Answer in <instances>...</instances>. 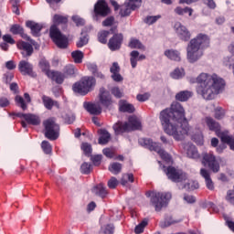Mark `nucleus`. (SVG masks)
I'll return each instance as SVG.
<instances>
[{
    "label": "nucleus",
    "instance_id": "1",
    "mask_svg": "<svg viewBox=\"0 0 234 234\" xmlns=\"http://www.w3.org/2000/svg\"><path fill=\"white\" fill-rule=\"evenodd\" d=\"M159 120L166 134L173 136L176 142H182L191 134L189 122L186 118V111L179 102H173L170 109L160 112Z\"/></svg>",
    "mask_w": 234,
    "mask_h": 234
},
{
    "label": "nucleus",
    "instance_id": "2",
    "mask_svg": "<svg viewBox=\"0 0 234 234\" xmlns=\"http://www.w3.org/2000/svg\"><path fill=\"white\" fill-rule=\"evenodd\" d=\"M190 83H197V92L204 100H215L226 87V82L217 74L201 73L197 79L190 80Z\"/></svg>",
    "mask_w": 234,
    "mask_h": 234
},
{
    "label": "nucleus",
    "instance_id": "3",
    "mask_svg": "<svg viewBox=\"0 0 234 234\" xmlns=\"http://www.w3.org/2000/svg\"><path fill=\"white\" fill-rule=\"evenodd\" d=\"M209 47V37L206 34H198L197 37L190 40L186 48V58L189 63L198 61L201 56H204L202 48Z\"/></svg>",
    "mask_w": 234,
    "mask_h": 234
},
{
    "label": "nucleus",
    "instance_id": "4",
    "mask_svg": "<svg viewBox=\"0 0 234 234\" xmlns=\"http://www.w3.org/2000/svg\"><path fill=\"white\" fill-rule=\"evenodd\" d=\"M53 23L54 25L51 26L49 30L51 39H53L58 48H67V47H69V37L61 33L58 28V25H67V23H69V17L61 15H55L53 16Z\"/></svg>",
    "mask_w": 234,
    "mask_h": 234
},
{
    "label": "nucleus",
    "instance_id": "5",
    "mask_svg": "<svg viewBox=\"0 0 234 234\" xmlns=\"http://www.w3.org/2000/svg\"><path fill=\"white\" fill-rule=\"evenodd\" d=\"M112 129L115 134H123V133H131V131H139L142 129V122L136 116H130L128 122H118L113 124Z\"/></svg>",
    "mask_w": 234,
    "mask_h": 234
},
{
    "label": "nucleus",
    "instance_id": "6",
    "mask_svg": "<svg viewBox=\"0 0 234 234\" xmlns=\"http://www.w3.org/2000/svg\"><path fill=\"white\" fill-rule=\"evenodd\" d=\"M96 85V79L93 77H84L79 82L75 83L72 87L73 91L81 96L89 94Z\"/></svg>",
    "mask_w": 234,
    "mask_h": 234
},
{
    "label": "nucleus",
    "instance_id": "7",
    "mask_svg": "<svg viewBox=\"0 0 234 234\" xmlns=\"http://www.w3.org/2000/svg\"><path fill=\"white\" fill-rule=\"evenodd\" d=\"M139 144L143 147L149 149V151H154L159 154L162 160H165V162H171V155L167 154V152H165L164 149H162L159 144L154 143L153 140L147 138L139 139Z\"/></svg>",
    "mask_w": 234,
    "mask_h": 234
},
{
    "label": "nucleus",
    "instance_id": "8",
    "mask_svg": "<svg viewBox=\"0 0 234 234\" xmlns=\"http://www.w3.org/2000/svg\"><path fill=\"white\" fill-rule=\"evenodd\" d=\"M150 202L152 206H154L155 211H162V207H164V206H166L167 202H169L173 196L169 192H152L150 194Z\"/></svg>",
    "mask_w": 234,
    "mask_h": 234
},
{
    "label": "nucleus",
    "instance_id": "9",
    "mask_svg": "<svg viewBox=\"0 0 234 234\" xmlns=\"http://www.w3.org/2000/svg\"><path fill=\"white\" fill-rule=\"evenodd\" d=\"M45 136L48 140H58L59 138V125L52 118L44 121Z\"/></svg>",
    "mask_w": 234,
    "mask_h": 234
},
{
    "label": "nucleus",
    "instance_id": "10",
    "mask_svg": "<svg viewBox=\"0 0 234 234\" xmlns=\"http://www.w3.org/2000/svg\"><path fill=\"white\" fill-rule=\"evenodd\" d=\"M165 173L169 180L172 182H186L187 180V174L175 166H168L165 169Z\"/></svg>",
    "mask_w": 234,
    "mask_h": 234
},
{
    "label": "nucleus",
    "instance_id": "11",
    "mask_svg": "<svg viewBox=\"0 0 234 234\" xmlns=\"http://www.w3.org/2000/svg\"><path fill=\"white\" fill-rule=\"evenodd\" d=\"M220 158H217L213 153L203 154L202 164L207 165L213 173H218L220 171Z\"/></svg>",
    "mask_w": 234,
    "mask_h": 234
},
{
    "label": "nucleus",
    "instance_id": "12",
    "mask_svg": "<svg viewBox=\"0 0 234 234\" xmlns=\"http://www.w3.org/2000/svg\"><path fill=\"white\" fill-rule=\"evenodd\" d=\"M140 6H142V0H128V3L122 5L120 15L122 17L131 16L132 10H136Z\"/></svg>",
    "mask_w": 234,
    "mask_h": 234
},
{
    "label": "nucleus",
    "instance_id": "13",
    "mask_svg": "<svg viewBox=\"0 0 234 234\" xmlns=\"http://www.w3.org/2000/svg\"><path fill=\"white\" fill-rule=\"evenodd\" d=\"M174 28L178 37L181 38L182 41H189L191 39V32H189V29H187L186 26L182 25V23L176 22Z\"/></svg>",
    "mask_w": 234,
    "mask_h": 234
},
{
    "label": "nucleus",
    "instance_id": "14",
    "mask_svg": "<svg viewBox=\"0 0 234 234\" xmlns=\"http://www.w3.org/2000/svg\"><path fill=\"white\" fill-rule=\"evenodd\" d=\"M18 70L23 76H30V78H36V72H34V66L27 60H21L18 63Z\"/></svg>",
    "mask_w": 234,
    "mask_h": 234
},
{
    "label": "nucleus",
    "instance_id": "15",
    "mask_svg": "<svg viewBox=\"0 0 234 234\" xmlns=\"http://www.w3.org/2000/svg\"><path fill=\"white\" fill-rule=\"evenodd\" d=\"M99 101L103 107H111L112 105V97L105 88H101L99 90Z\"/></svg>",
    "mask_w": 234,
    "mask_h": 234
},
{
    "label": "nucleus",
    "instance_id": "16",
    "mask_svg": "<svg viewBox=\"0 0 234 234\" xmlns=\"http://www.w3.org/2000/svg\"><path fill=\"white\" fill-rule=\"evenodd\" d=\"M17 48L21 50L23 58H30L34 54V47L30 43L20 40L16 43Z\"/></svg>",
    "mask_w": 234,
    "mask_h": 234
},
{
    "label": "nucleus",
    "instance_id": "17",
    "mask_svg": "<svg viewBox=\"0 0 234 234\" xmlns=\"http://www.w3.org/2000/svg\"><path fill=\"white\" fill-rule=\"evenodd\" d=\"M94 12L96 16H102V17H105L106 16H109L111 9H109V5L105 0H99L94 6Z\"/></svg>",
    "mask_w": 234,
    "mask_h": 234
},
{
    "label": "nucleus",
    "instance_id": "18",
    "mask_svg": "<svg viewBox=\"0 0 234 234\" xmlns=\"http://www.w3.org/2000/svg\"><path fill=\"white\" fill-rule=\"evenodd\" d=\"M122 41H123V35L115 34L108 43L110 50H120Z\"/></svg>",
    "mask_w": 234,
    "mask_h": 234
},
{
    "label": "nucleus",
    "instance_id": "19",
    "mask_svg": "<svg viewBox=\"0 0 234 234\" xmlns=\"http://www.w3.org/2000/svg\"><path fill=\"white\" fill-rule=\"evenodd\" d=\"M200 175L205 179L206 186L210 191H213L215 189V185L213 184V180L211 179V175L209 174V171H207L206 168L200 169Z\"/></svg>",
    "mask_w": 234,
    "mask_h": 234
},
{
    "label": "nucleus",
    "instance_id": "20",
    "mask_svg": "<svg viewBox=\"0 0 234 234\" xmlns=\"http://www.w3.org/2000/svg\"><path fill=\"white\" fill-rule=\"evenodd\" d=\"M84 109L90 112V114H101V106L97 103H90V102H84L83 104Z\"/></svg>",
    "mask_w": 234,
    "mask_h": 234
},
{
    "label": "nucleus",
    "instance_id": "21",
    "mask_svg": "<svg viewBox=\"0 0 234 234\" xmlns=\"http://www.w3.org/2000/svg\"><path fill=\"white\" fill-rule=\"evenodd\" d=\"M110 72H112V79L113 81H123V77L120 74V65H118V62H113L112 66L110 69Z\"/></svg>",
    "mask_w": 234,
    "mask_h": 234
},
{
    "label": "nucleus",
    "instance_id": "22",
    "mask_svg": "<svg viewBox=\"0 0 234 234\" xmlns=\"http://www.w3.org/2000/svg\"><path fill=\"white\" fill-rule=\"evenodd\" d=\"M205 123H207L209 131H215L217 133L218 136L220 134V133H225V132H220V124L217 122V121L213 120L211 117H207L205 118Z\"/></svg>",
    "mask_w": 234,
    "mask_h": 234
},
{
    "label": "nucleus",
    "instance_id": "23",
    "mask_svg": "<svg viewBox=\"0 0 234 234\" xmlns=\"http://www.w3.org/2000/svg\"><path fill=\"white\" fill-rule=\"evenodd\" d=\"M130 63L132 69H136V65H138V61H144L145 59V55H140V52L137 50H133L130 54Z\"/></svg>",
    "mask_w": 234,
    "mask_h": 234
},
{
    "label": "nucleus",
    "instance_id": "24",
    "mask_svg": "<svg viewBox=\"0 0 234 234\" xmlns=\"http://www.w3.org/2000/svg\"><path fill=\"white\" fill-rule=\"evenodd\" d=\"M26 27H27V28H30L31 30V34L33 36H35L36 37H37V36H39V33L41 32L43 26L41 24L36 23L34 21H27L26 22Z\"/></svg>",
    "mask_w": 234,
    "mask_h": 234
},
{
    "label": "nucleus",
    "instance_id": "25",
    "mask_svg": "<svg viewBox=\"0 0 234 234\" xmlns=\"http://www.w3.org/2000/svg\"><path fill=\"white\" fill-rule=\"evenodd\" d=\"M48 78L52 80V81H56L58 85H61L63 81H65V74L61 73L60 71H54L48 73Z\"/></svg>",
    "mask_w": 234,
    "mask_h": 234
},
{
    "label": "nucleus",
    "instance_id": "26",
    "mask_svg": "<svg viewBox=\"0 0 234 234\" xmlns=\"http://www.w3.org/2000/svg\"><path fill=\"white\" fill-rule=\"evenodd\" d=\"M185 149H186L188 158H193L194 160L200 158V154H198V150L194 144H188L185 146Z\"/></svg>",
    "mask_w": 234,
    "mask_h": 234
},
{
    "label": "nucleus",
    "instance_id": "27",
    "mask_svg": "<svg viewBox=\"0 0 234 234\" xmlns=\"http://www.w3.org/2000/svg\"><path fill=\"white\" fill-rule=\"evenodd\" d=\"M218 138H220V140H221V142H223V144H228V145H229V148L231 149V151H234V139L232 136H230L228 132L219 133Z\"/></svg>",
    "mask_w": 234,
    "mask_h": 234
},
{
    "label": "nucleus",
    "instance_id": "28",
    "mask_svg": "<svg viewBox=\"0 0 234 234\" xmlns=\"http://www.w3.org/2000/svg\"><path fill=\"white\" fill-rule=\"evenodd\" d=\"M42 101L46 109H48V111H52V107H57L58 109H59V102L52 100V98L47 95L42 96Z\"/></svg>",
    "mask_w": 234,
    "mask_h": 234
},
{
    "label": "nucleus",
    "instance_id": "29",
    "mask_svg": "<svg viewBox=\"0 0 234 234\" xmlns=\"http://www.w3.org/2000/svg\"><path fill=\"white\" fill-rule=\"evenodd\" d=\"M119 111H121V112H129L131 114L134 112L135 109L133 104L122 100L119 101Z\"/></svg>",
    "mask_w": 234,
    "mask_h": 234
},
{
    "label": "nucleus",
    "instance_id": "30",
    "mask_svg": "<svg viewBox=\"0 0 234 234\" xmlns=\"http://www.w3.org/2000/svg\"><path fill=\"white\" fill-rule=\"evenodd\" d=\"M10 32L15 35L19 34L21 37H23V39H27V41H30L28 35L25 33V29H23V27L19 25L12 26L10 28Z\"/></svg>",
    "mask_w": 234,
    "mask_h": 234
},
{
    "label": "nucleus",
    "instance_id": "31",
    "mask_svg": "<svg viewBox=\"0 0 234 234\" xmlns=\"http://www.w3.org/2000/svg\"><path fill=\"white\" fill-rule=\"evenodd\" d=\"M165 56L171 59L172 61H181L180 51L176 49H167L165 51Z\"/></svg>",
    "mask_w": 234,
    "mask_h": 234
},
{
    "label": "nucleus",
    "instance_id": "32",
    "mask_svg": "<svg viewBox=\"0 0 234 234\" xmlns=\"http://www.w3.org/2000/svg\"><path fill=\"white\" fill-rule=\"evenodd\" d=\"M92 192L98 197H101V198H105V197L109 195V192L103 184H99L98 186H94Z\"/></svg>",
    "mask_w": 234,
    "mask_h": 234
},
{
    "label": "nucleus",
    "instance_id": "33",
    "mask_svg": "<svg viewBox=\"0 0 234 234\" xmlns=\"http://www.w3.org/2000/svg\"><path fill=\"white\" fill-rule=\"evenodd\" d=\"M25 122H27L28 125H39L41 123V119L36 114L27 113Z\"/></svg>",
    "mask_w": 234,
    "mask_h": 234
},
{
    "label": "nucleus",
    "instance_id": "34",
    "mask_svg": "<svg viewBox=\"0 0 234 234\" xmlns=\"http://www.w3.org/2000/svg\"><path fill=\"white\" fill-rule=\"evenodd\" d=\"M182 222V219H175L173 217L169 216L165 218V220L160 222V228L165 229V228H169V226H173V224H178Z\"/></svg>",
    "mask_w": 234,
    "mask_h": 234
},
{
    "label": "nucleus",
    "instance_id": "35",
    "mask_svg": "<svg viewBox=\"0 0 234 234\" xmlns=\"http://www.w3.org/2000/svg\"><path fill=\"white\" fill-rule=\"evenodd\" d=\"M111 142V133L107 130H101V136L99 138L100 145H107Z\"/></svg>",
    "mask_w": 234,
    "mask_h": 234
},
{
    "label": "nucleus",
    "instance_id": "36",
    "mask_svg": "<svg viewBox=\"0 0 234 234\" xmlns=\"http://www.w3.org/2000/svg\"><path fill=\"white\" fill-rule=\"evenodd\" d=\"M191 96V91L183 90L176 95V100H177V101H187V100H189Z\"/></svg>",
    "mask_w": 234,
    "mask_h": 234
},
{
    "label": "nucleus",
    "instance_id": "37",
    "mask_svg": "<svg viewBox=\"0 0 234 234\" xmlns=\"http://www.w3.org/2000/svg\"><path fill=\"white\" fill-rule=\"evenodd\" d=\"M128 47L130 48H138L139 50H145V46H144V44H142V42L136 38H131Z\"/></svg>",
    "mask_w": 234,
    "mask_h": 234
},
{
    "label": "nucleus",
    "instance_id": "38",
    "mask_svg": "<svg viewBox=\"0 0 234 234\" xmlns=\"http://www.w3.org/2000/svg\"><path fill=\"white\" fill-rule=\"evenodd\" d=\"M39 68L41 69L42 72H45L46 76H48V72L52 71L50 70V63H48L45 58L40 59Z\"/></svg>",
    "mask_w": 234,
    "mask_h": 234
},
{
    "label": "nucleus",
    "instance_id": "39",
    "mask_svg": "<svg viewBox=\"0 0 234 234\" xmlns=\"http://www.w3.org/2000/svg\"><path fill=\"white\" fill-rule=\"evenodd\" d=\"M175 12L177 16H184V14H188L189 16H193V9L191 7L182 8L181 6H177L175 8Z\"/></svg>",
    "mask_w": 234,
    "mask_h": 234
},
{
    "label": "nucleus",
    "instance_id": "40",
    "mask_svg": "<svg viewBox=\"0 0 234 234\" xmlns=\"http://www.w3.org/2000/svg\"><path fill=\"white\" fill-rule=\"evenodd\" d=\"M170 76L173 80H180L186 76V72L184 71V69L177 68L170 74Z\"/></svg>",
    "mask_w": 234,
    "mask_h": 234
},
{
    "label": "nucleus",
    "instance_id": "41",
    "mask_svg": "<svg viewBox=\"0 0 234 234\" xmlns=\"http://www.w3.org/2000/svg\"><path fill=\"white\" fill-rule=\"evenodd\" d=\"M134 182V176L133 174H123L121 179L122 186H127V184Z\"/></svg>",
    "mask_w": 234,
    "mask_h": 234
},
{
    "label": "nucleus",
    "instance_id": "42",
    "mask_svg": "<svg viewBox=\"0 0 234 234\" xmlns=\"http://www.w3.org/2000/svg\"><path fill=\"white\" fill-rule=\"evenodd\" d=\"M200 186L197 181H189L188 183L185 184L183 188L186 189V191H195V189H198Z\"/></svg>",
    "mask_w": 234,
    "mask_h": 234
},
{
    "label": "nucleus",
    "instance_id": "43",
    "mask_svg": "<svg viewBox=\"0 0 234 234\" xmlns=\"http://www.w3.org/2000/svg\"><path fill=\"white\" fill-rule=\"evenodd\" d=\"M192 140L197 145H204V135H202V132H197V133L192 134Z\"/></svg>",
    "mask_w": 234,
    "mask_h": 234
},
{
    "label": "nucleus",
    "instance_id": "44",
    "mask_svg": "<svg viewBox=\"0 0 234 234\" xmlns=\"http://www.w3.org/2000/svg\"><path fill=\"white\" fill-rule=\"evenodd\" d=\"M109 171H111V173H112L113 175H118V174L122 173V164L112 163L109 166Z\"/></svg>",
    "mask_w": 234,
    "mask_h": 234
},
{
    "label": "nucleus",
    "instance_id": "45",
    "mask_svg": "<svg viewBox=\"0 0 234 234\" xmlns=\"http://www.w3.org/2000/svg\"><path fill=\"white\" fill-rule=\"evenodd\" d=\"M71 58L74 59L75 63H81L83 61V52L75 50L71 53Z\"/></svg>",
    "mask_w": 234,
    "mask_h": 234
},
{
    "label": "nucleus",
    "instance_id": "46",
    "mask_svg": "<svg viewBox=\"0 0 234 234\" xmlns=\"http://www.w3.org/2000/svg\"><path fill=\"white\" fill-rule=\"evenodd\" d=\"M78 69L73 65H68L64 68V76H74Z\"/></svg>",
    "mask_w": 234,
    "mask_h": 234
},
{
    "label": "nucleus",
    "instance_id": "47",
    "mask_svg": "<svg viewBox=\"0 0 234 234\" xmlns=\"http://www.w3.org/2000/svg\"><path fill=\"white\" fill-rule=\"evenodd\" d=\"M109 34H111V31H101L98 34V39L100 41V43H102L103 45H105V43H107V37H109Z\"/></svg>",
    "mask_w": 234,
    "mask_h": 234
},
{
    "label": "nucleus",
    "instance_id": "48",
    "mask_svg": "<svg viewBox=\"0 0 234 234\" xmlns=\"http://www.w3.org/2000/svg\"><path fill=\"white\" fill-rule=\"evenodd\" d=\"M161 17H162V16H160V15L148 16L145 17L144 23H146V25H154V23H156V21H158V19H160Z\"/></svg>",
    "mask_w": 234,
    "mask_h": 234
},
{
    "label": "nucleus",
    "instance_id": "49",
    "mask_svg": "<svg viewBox=\"0 0 234 234\" xmlns=\"http://www.w3.org/2000/svg\"><path fill=\"white\" fill-rule=\"evenodd\" d=\"M89 43V37H87V34L81 33V37H80V40L77 42L78 48H81V47H85Z\"/></svg>",
    "mask_w": 234,
    "mask_h": 234
},
{
    "label": "nucleus",
    "instance_id": "50",
    "mask_svg": "<svg viewBox=\"0 0 234 234\" xmlns=\"http://www.w3.org/2000/svg\"><path fill=\"white\" fill-rule=\"evenodd\" d=\"M41 148L45 154H50V153H52V145H50L48 141H43L41 144Z\"/></svg>",
    "mask_w": 234,
    "mask_h": 234
},
{
    "label": "nucleus",
    "instance_id": "51",
    "mask_svg": "<svg viewBox=\"0 0 234 234\" xmlns=\"http://www.w3.org/2000/svg\"><path fill=\"white\" fill-rule=\"evenodd\" d=\"M15 100L16 101V105H18V107H21L22 111H27L28 107L27 106V103H25V99H23V97L16 96Z\"/></svg>",
    "mask_w": 234,
    "mask_h": 234
},
{
    "label": "nucleus",
    "instance_id": "52",
    "mask_svg": "<svg viewBox=\"0 0 234 234\" xmlns=\"http://www.w3.org/2000/svg\"><path fill=\"white\" fill-rule=\"evenodd\" d=\"M91 170H92V165L90 164L83 163L80 166V172L83 175H89V173H90Z\"/></svg>",
    "mask_w": 234,
    "mask_h": 234
},
{
    "label": "nucleus",
    "instance_id": "53",
    "mask_svg": "<svg viewBox=\"0 0 234 234\" xmlns=\"http://www.w3.org/2000/svg\"><path fill=\"white\" fill-rule=\"evenodd\" d=\"M145 226H147V221L143 220L139 225H137L135 227V233L136 234H140V233H144V229L145 228Z\"/></svg>",
    "mask_w": 234,
    "mask_h": 234
},
{
    "label": "nucleus",
    "instance_id": "54",
    "mask_svg": "<svg viewBox=\"0 0 234 234\" xmlns=\"http://www.w3.org/2000/svg\"><path fill=\"white\" fill-rule=\"evenodd\" d=\"M81 149L85 154H90V153H92V146L89 144V143H83Z\"/></svg>",
    "mask_w": 234,
    "mask_h": 234
},
{
    "label": "nucleus",
    "instance_id": "55",
    "mask_svg": "<svg viewBox=\"0 0 234 234\" xmlns=\"http://www.w3.org/2000/svg\"><path fill=\"white\" fill-rule=\"evenodd\" d=\"M112 94L115 96V98H122L123 92L118 87H113L111 90Z\"/></svg>",
    "mask_w": 234,
    "mask_h": 234
},
{
    "label": "nucleus",
    "instance_id": "56",
    "mask_svg": "<svg viewBox=\"0 0 234 234\" xmlns=\"http://www.w3.org/2000/svg\"><path fill=\"white\" fill-rule=\"evenodd\" d=\"M118 179H116V177H112L109 181H108V187L110 189H116V187L118 186Z\"/></svg>",
    "mask_w": 234,
    "mask_h": 234
},
{
    "label": "nucleus",
    "instance_id": "57",
    "mask_svg": "<svg viewBox=\"0 0 234 234\" xmlns=\"http://www.w3.org/2000/svg\"><path fill=\"white\" fill-rule=\"evenodd\" d=\"M72 21H74L77 27H83L85 25V20L78 16H73Z\"/></svg>",
    "mask_w": 234,
    "mask_h": 234
},
{
    "label": "nucleus",
    "instance_id": "58",
    "mask_svg": "<svg viewBox=\"0 0 234 234\" xmlns=\"http://www.w3.org/2000/svg\"><path fill=\"white\" fill-rule=\"evenodd\" d=\"M224 110L222 108H217L215 110V118L217 120H222V118H224Z\"/></svg>",
    "mask_w": 234,
    "mask_h": 234
},
{
    "label": "nucleus",
    "instance_id": "59",
    "mask_svg": "<svg viewBox=\"0 0 234 234\" xmlns=\"http://www.w3.org/2000/svg\"><path fill=\"white\" fill-rule=\"evenodd\" d=\"M19 2L17 0H12L11 4L13 6V12L14 14H16V16H19L20 12H19Z\"/></svg>",
    "mask_w": 234,
    "mask_h": 234
},
{
    "label": "nucleus",
    "instance_id": "60",
    "mask_svg": "<svg viewBox=\"0 0 234 234\" xmlns=\"http://www.w3.org/2000/svg\"><path fill=\"white\" fill-rule=\"evenodd\" d=\"M2 38L5 43H7L9 45H16V40L12 38L11 35H4Z\"/></svg>",
    "mask_w": 234,
    "mask_h": 234
},
{
    "label": "nucleus",
    "instance_id": "61",
    "mask_svg": "<svg viewBox=\"0 0 234 234\" xmlns=\"http://www.w3.org/2000/svg\"><path fill=\"white\" fill-rule=\"evenodd\" d=\"M102 153H103L104 156H106L107 158L114 157V152H112V150L111 148H104L102 150Z\"/></svg>",
    "mask_w": 234,
    "mask_h": 234
},
{
    "label": "nucleus",
    "instance_id": "62",
    "mask_svg": "<svg viewBox=\"0 0 234 234\" xmlns=\"http://www.w3.org/2000/svg\"><path fill=\"white\" fill-rule=\"evenodd\" d=\"M203 3L212 10H215V8H217V4L215 3V0H203Z\"/></svg>",
    "mask_w": 234,
    "mask_h": 234
},
{
    "label": "nucleus",
    "instance_id": "63",
    "mask_svg": "<svg viewBox=\"0 0 234 234\" xmlns=\"http://www.w3.org/2000/svg\"><path fill=\"white\" fill-rule=\"evenodd\" d=\"M104 234H114V225H107L104 229Z\"/></svg>",
    "mask_w": 234,
    "mask_h": 234
},
{
    "label": "nucleus",
    "instance_id": "64",
    "mask_svg": "<svg viewBox=\"0 0 234 234\" xmlns=\"http://www.w3.org/2000/svg\"><path fill=\"white\" fill-rule=\"evenodd\" d=\"M91 161L95 165H100V164H101V155L92 156Z\"/></svg>",
    "mask_w": 234,
    "mask_h": 234
}]
</instances>
